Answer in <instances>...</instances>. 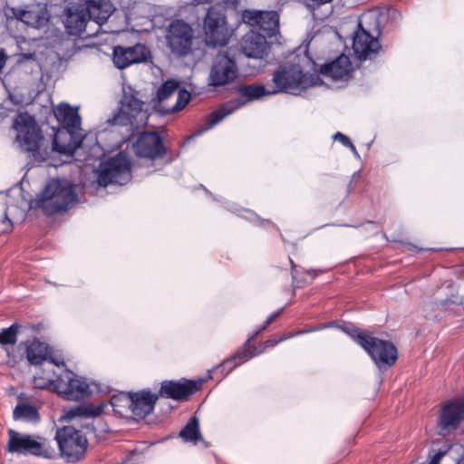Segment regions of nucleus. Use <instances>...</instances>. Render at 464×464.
Masks as SVG:
<instances>
[{
  "label": "nucleus",
  "instance_id": "nucleus-1",
  "mask_svg": "<svg viewBox=\"0 0 464 464\" xmlns=\"http://www.w3.org/2000/svg\"><path fill=\"white\" fill-rule=\"evenodd\" d=\"M13 127L16 132L15 142L35 162L48 160L49 139L43 132L34 118L27 112L19 113L14 120Z\"/></svg>",
  "mask_w": 464,
  "mask_h": 464
},
{
  "label": "nucleus",
  "instance_id": "nucleus-2",
  "mask_svg": "<svg viewBox=\"0 0 464 464\" xmlns=\"http://www.w3.org/2000/svg\"><path fill=\"white\" fill-rule=\"evenodd\" d=\"M77 202L75 186L65 179H51L37 197L38 206L49 216L71 208Z\"/></svg>",
  "mask_w": 464,
  "mask_h": 464
},
{
  "label": "nucleus",
  "instance_id": "nucleus-3",
  "mask_svg": "<svg viewBox=\"0 0 464 464\" xmlns=\"http://www.w3.org/2000/svg\"><path fill=\"white\" fill-rule=\"evenodd\" d=\"M122 92L118 111L110 122L114 125L129 126L131 129L145 126L149 112L145 108V102L140 98L139 92L130 85H123Z\"/></svg>",
  "mask_w": 464,
  "mask_h": 464
},
{
  "label": "nucleus",
  "instance_id": "nucleus-4",
  "mask_svg": "<svg viewBox=\"0 0 464 464\" xmlns=\"http://www.w3.org/2000/svg\"><path fill=\"white\" fill-rule=\"evenodd\" d=\"M237 92L241 98H246V101H231L221 106L218 110L211 112L207 117L204 125L197 130L195 135H200L208 131V130L212 129L215 125L219 123L228 115L232 114L236 110H237L242 105L246 104L247 102L257 100L264 96L276 93V92L274 91H266V89L263 85H246L240 87Z\"/></svg>",
  "mask_w": 464,
  "mask_h": 464
},
{
  "label": "nucleus",
  "instance_id": "nucleus-5",
  "mask_svg": "<svg viewBox=\"0 0 464 464\" xmlns=\"http://www.w3.org/2000/svg\"><path fill=\"white\" fill-rule=\"evenodd\" d=\"M273 82L277 88L276 92L298 95L302 91L319 84V77L304 73L298 64H289L274 73Z\"/></svg>",
  "mask_w": 464,
  "mask_h": 464
},
{
  "label": "nucleus",
  "instance_id": "nucleus-6",
  "mask_svg": "<svg viewBox=\"0 0 464 464\" xmlns=\"http://www.w3.org/2000/svg\"><path fill=\"white\" fill-rule=\"evenodd\" d=\"M130 179V160L127 154L120 152L100 164L98 175L100 186L106 187L110 184L123 186Z\"/></svg>",
  "mask_w": 464,
  "mask_h": 464
},
{
  "label": "nucleus",
  "instance_id": "nucleus-7",
  "mask_svg": "<svg viewBox=\"0 0 464 464\" xmlns=\"http://www.w3.org/2000/svg\"><path fill=\"white\" fill-rule=\"evenodd\" d=\"M179 83L175 80H168L157 92L158 102L155 105L161 114L179 111L190 101V92L185 89L179 90Z\"/></svg>",
  "mask_w": 464,
  "mask_h": 464
},
{
  "label": "nucleus",
  "instance_id": "nucleus-8",
  "mask_svg": "<svg viewBox=\"0 0 464 464\" xmlns=\"http://www.w3.org/2000/svg\"><path fill=\"white\" fill-rule=\"evenodd\" d=\"M56 375L55 392L66 401H81L92 394L89 383L83 377L70 370L54 372Z\"/></svg>",
  "mask_w": 464,
  "mask_h": 464
},
{
  "label": "nucleus",
  "instance_id": "nucleus-9",
  "mask_svg": "<svg viewBox=\"0 0 464 464\" xmlns=\"http://www.w3.org/2000/svg\"><path fill=\"white\" fill-rule=\"evenodd\" d=\"M55 440L61 454L67 461L73 462L81 459L87 450L88 440L83 433L72 426L63 427L57 430Z\"/></svg>",
  "mask_w": 464,
  "mask_h": 464
},
{
  "label": "nucleus",
  "instance_id": "nucleus-10",
  "mask_svg": "<svg viewBox=\"0 0 464 464\" xmlns=\"http://www.w3.org/2000/svg\"><path fill=\"white\" fill-rule=\"evenodd\" d=\"M6 450L13 454L32 455L51 458L52 452L42 438H34L30 434L21 433L14 430H8Z\"/></svg>",
  "mask_w": 464,
  "mask_h": 464
},
{
  "label": "nucleus",
  "instance_id": "nucleus-11",
  "mask_svg": "<svg viewBox=\"0 0 464 464\" xmlns=\"http://www.w3.org/2000/svg\"><path fill=\"white\" fill-rule=\"evenodd\" d=\"M203 29L208 45L224 46L228 43L230 32L222 9L215 6L208 8L204 18Z\"/></svg>",
  "mask_w": 464,
  "mask_h": 464
},
{
  "label": "nucleus",
  "instance_id": "nucleus-12",
  "mask_svg": "<svg viewBox=\"0 0 464 464\" xmlns=\"http://www.w3.org/2000/svg\"><path fill=\"white\" fill-rule=\"evenodd\" d=\"M359 345L362 347L378 367L392 366L395 363L398 353L396 347L388 341L369 335H358Z\"/></svg>",
  "mask_w": 464,
  "mask_h": 464
},
{
  "label": "nucleus",
  "instance_id": "nucleus-13",
  "mask_svg": "<svg viewBox=\"0 0 464 464\" xmlns=\"http://www.w3.org/2000/svg\"><path fill=\"white\" fill-rule=\"evenodd\" d=\"M239 74L236 60L227 53L216 55L210 67L208 85L214 88L225 87L233 83Z\"/></svg>",
  "mask_w": 464,
  "mask_h": 464
},
{
  "label": "nucleus",
  "instance_id": "nucleus-14",
  "mask_svg": "<svg viewBox=\"0 0 464 464\" xmlns=\"http://www.w3.org/2000/svg\"><path fill=\"white\" fill-rule=\"evenodd\" d=\"M166 40L173 53L179 56L187 55L192 46L193 30L183 20H174L168 28Z\"/></svg>",
  "mask_w": 464,
  "mask_h": 464
},
{
  "label": "nucleus",
  "instance_id": "nucleus-15",
  "mask_svg": "<svg viewBox=\"0 0 464 464\" xmlns=\"http://www.w3.org/2000/svg\"><path fill=\"white\" fill-rule=\"evenodd\" d=\"M84 131L58 129L53 140H49L48 160L54 154L72 156L84 139Z\"/></svg>",
  "mask_w": 464,
  "mask_h": 464
},
{
  "label": "nucleus",
  "instance_id": "nucleus-16",
  "mask_svg": "<svg viewBox=\"0 0 464 464\" xmlns=\"http://www.w3.org/2000/svg\"><path fill=\"white\" fill-rule=\"evenodd\" d=\"M464 420V403L461 401L447 402L439 418V434L447 436L455 430Z\"/></svg>",
  "mask_w": 464,
  "mask_h": 464
},
{
  "label": "nucleus",
  "instance_id": "nucleus-17",
  "mask_svg": "<svg viewBox=\"0 0 464 464\" xmlns=\"http://www.w3.org/2000/svg\"><path fill=\"white\" fill-rule=\"evenodd\" d=\"M150 55L148 48L137 44L133 46H115L112 53V61L114 65L119 69H125L131 64L145 62Z\"/></svg>",
  "mask_w": 464,
  "mask_h": 464
},
{
  "label": "nucleus",
  "instance_id": "nucleus-18",
  "mask_svg": "<svg viewBox=\"0 0 464 464\" xmlns=\"http://www.w3.org/2000/svg\"><path fill=\"white\" fill-rule=\"evenodd\" d=\"M91 22L84 5L71 4L63 11V24L71 35H82Z\"/></svg>",
  "mask_w": 464,
  "mask_h": 464
},
{
  "label": "nucleus",
  "instance_id": "nucleus-19",
  "mask_svg": "<svg viewBox=\"0 0 464 464\" xmlns=\"http://www.w3.org/2000/svg\"><path fill=\"white\" fill-rule=\"evenodd\" d=\"M204 382L203 379L196 381H164L161 383L159 395L177 401L187 399L188 396L198 391Z\"/></svg>",
  "mask_w": 464,
  "mask_h": 464
},
{
  "label": "nucleus",
  "instance_id": "nucleus-20",
  "mask_svg": "<svg viewBox=\"0 0 464 464\" xmlns=\"http://www.w3.org/2000/svg\"><path fill=\"white\" fill-rule=\"evenodd\" d=\"M353 49L359 60L371 59L381 49L378 39L366 31L359 23L353 38Z\"/></svg>",
  "mask_w": 464,
  "mask_h": 464
},
{
  "label": "nucleus",
  "instance_id": "nucleus-21",
  "mask_svg": "<svg viewBox=\"0 0 464 464\" xmlns=\"http://www.w3.org/2000/svg\"><path fill=\"white\" fill-rule=\"evenodd\" d=\"M136 155L140 158L156 160L164 154V146L156 132L141 133L133 144Z\"/></svg>",
  "mask_w": 464,
  "mask_h": 464
},
{
  "label": "nucleus",
  "instance_id": "nucleus-22",
  "mask_svg": "<svg viewBox=\"0 0 464 464\" xmlns=\"http://www.w3.org/2000/svg\"><path fill=\"white\" fill-rule=\"evenodd\" d=\"M240 49L248 58L264 59L269 53L270 45L266 36L251 30L241 39Z\"/></svg>",
  "mask_w": 464,
  "mask_h": 464
},
{
  "label": "nucleus",
  "instance_id": "nucleus-23",
  "mask_svg": "<svg viewBox=\"0 0 464 464\" xmlns=\"http://www.w3.org/2000/svg\"><path fill=\"white\" fill-rule=\"evenodd\" d=\"M14 15L21 22L33 27L40 28L48 22V12L45 5L36 4L24 9H12Z\"/></svg>",
  "mask_w": 464,
  "mask_h": 464
},
{
  "label": "nucleus",
  "instance_id": "nucleus-24",
  "mask_svg": "<svg viewBox=\"0 0 464 464\" xmlns=\"http://www.w3.org/2000/svg\"><path fill=\"white\" fill-rule=\"evenodd\" d=\"M159 395L147 391L131 393L130 413L135 417L145 418L154 409Z\"/></svg>",
  "mask_w": 464,
  "mask_h": 464
},
{
  "label": "nucleus",
  "instance_id": "nucleus-25",
  "mask_svg": "<svg viewBox=\"0 0 464 464\" xmlns=\"http://www.w3.org/2000/svg\"><path fill=\"white\" fill-rule=\"evenodd\" d=\"M353 72V64L350 58L341 54L334 61L325 63L321 67V72L334 80L347 81Z\"/></svg>",
  "mask_w": 464,
  "mask_h": 464
},
{
  "label": "nucleus",
  "instance_id": "nucleus-26",
  "mask_svg": "<svg viewBox=\"0 0 464 464\" xmlns=\"http://www.w3.org/2000/svg\"><path fill=\"white\" fill-rule=\"evenodd\" d=\"M53 112L61 124L60 129L83 131L81 128L82 119L77 108H72L68 103L62 102L54 109Z\"/></svg>",
  "mask_w": 464,
  "mask_h": 464
},
{
  "label": "nucleus",
  "instance_id": "nucleus-27",
  "mask_svg": "<svg viewBox=\"0 0 464 464\" xmlns=\"http://www.w3.org/2000/svg\"><path fill=\"white\" fill-rule=\"evenodd\" d=\"M84 6L90 20L98 26L103 24L114 10L110 0H89Z\"/></svg>",
  "mask_w": 464,
  "mask_h": 464
},
{
  "label": "nucleus",
  "instance_id": "nucleus-28",
  "mask_svg": "<svg viewBox=\"0 0 464 464\" xmlns=\"http://www.w3.org/2000/svg\"><path fill=\"white\" fill-rule=\"evenodd\" d=\"M255 337V335L250 336L246 340L245 344L232 357L224 361L221 366L224 368H227V373L230 372L234 368H236L239 364L263 353V351H258L256 347H251L249 345V343Z\"/></svg>",
  "mask_w": 464,
  "mask_h": 464
},
{
  "label": "nucleus",
  "instance_id": "nucleus-29",
  "mask_svg": "<svg viewBox=\"0 0 464 464\" xmlns=\"http://www.w3.org/2000/svg\"><path fill=\"white\" fill-rule=\"evenodd\" d=\"M107 404L101 402L99 404H81L70 407L64 410V417L72 420L76 417H98L105 413Z\"/></svg>",
  "mask_w": 464,
  "mask_h": 464
},
{
  "label": "nucleus",
  "instance_id": "nucleus-30",
  "mask_svg": "<svg viewBox=\"0 0 464 464\" xmlns=\"http://www.w3.org/2000/svg\"><path fill=\"white\" fill-rule=\"evenodd\" d=\"M48 346L38 340H33L26 343V357L31 364H42L47 360Z\"/></svg>",
  "mask_w": 464,
  "mask_h": 464
},
{
  "label": "nucleus",
  "instance_id": "nucleus-31",
  "mask_svg": "<svg viewBox=\"0 0 464 464\" xmlns=\"http://www.w3.org/2000/svg\"><path fill=\"white\" fill-rule=\"evenodd\" d=\"M103 402L105 403V401ZM131 403V393L120 392L111 396L109 402H106L105 410L111 406L115 413L125 417L130 413Z\"/></svg>",
  "mask_w": 464,
  "mask_h": 464
},
{
  "label": "nucleus",
  "instance_id": "nucleus-32",
  "mask_svg": "<svg viewBox=\"0 0 464 464\" xmlns=\"http://www.w3.org/2000/svg\"><path fill=\"white\" fill-rule=\"evenodd\" d=\"M13 417L15 420H24L35 423L40 420V414L37 408L30 403L20 402L13 411Z\"/></svg>",
  "mask_w": 464,
  "mask_h": 464
},
{
  "label": "nucleus",
  "instance_id": "nucleus-33",
  "mask_svg": "<svg viewBox=\"0 0 464 464\" xmlns=\"http://www.w3.org/2000/svg\"><path fill=\"white\" fill-rule=\"evenodd\" d=\"M279 26V15L276 11H263L257 27L272 35Z\"/></svg>",
  "mask_w": 464,
  "mask_h": 464
},
{
  "label": "nucleus",
  "instance_id": "nucleus-34",
  "mask_svg": "<svg viewBox=\"0 0 464 464\" xmlns=\"http://www.w3.org/2000/svg\"><path fill=\"white\" fill-rule=\"evenodd\" d=\"M179 437L185 441H198L201 439L199 422L196 417L189 419L186 426L180 430Z\"/></svg>",
  "mask_w": 464,
  "mask_h": 464
},
{
  "label": "nucleus",
  "instance_id": "nucleus-35",
  "mask_svg": "<svg viewBox=\"0 0 464 464\" xmlns=\"http://www.w3.org/2000/svg\"><path fill=\"white\" fill-rule=\"evenodd\" d=\"M33 383L37 389H47L55 392L56 375H50V371L44 370L43 375L34 377Z\"/></svg>",
  "mask_w": 464,
  "mask_h": 464
},
{
  "label": "nucleus",
  "instance_id": "nucleus-36",
  "mask_svg": "<svg viewBox=\"0 0 464 464\" xmlns=\"http://www.w3.org/2000/svg\"><path fill=\"white\" fill-rule=\"evenodd\" d=\"M18 328L19 326L16 324H14L10 327L3 329L0 333V344H14L17 340Z\"/></svg>",
  "mask_w": 464,
  "mask_h": 464
},
{
  "label": "nucleus",
  "instance_id": "nucleus-37",
  "mask_svg": "<svg viewBox=\"0 0 464 464\" xmlns=\"http://www.w3.org/2000/svg\"><path fill=\"white\" fill-rule=\"evenodd\" d=\"M262 12L258 10H246L242 14V20L250 26L257 27L259 20L262 19Z\"/></svg>",
  "mask_w": 464,
  "mask_h": 464
},
{
  "label": "nucleus",
  "instance_id": "nucleus-38",
  "mask_svg": "<svg viewBox=\"0 0 464 464\" xmlns=\"http://www.w3.org/2000/svg\"><path fill=\"white\" fill-rule=\"evenodd\" d=\"M341 329L346 333L356 343L359 344V337L358 335H369L365 332L355 328L353 325H346L343 327H341Z\"/></svg>",
  "mask_w": 464,
  "mask_h": 464
},
{
  "label": "nucleus",
  "instance_id": "nucleus-39",
  "mask_svg": "<svg viewBox=\"0 0 464 464\" xmlns=\"http://www.w3.org/2000/svg\"><path fill=\"white\" fill-rule=\"evenodd\" d=\"M45 362H48L50 364H53L56 366L57 370L53 371V373L54 372H61L63 370H68L65 365L63 358L61 357H54L48 353L47 360Z\"/></svg>",
  "mask_w": 464,
  "mask_h": 464
},
{
  "label": "nucleus",
  "instance_id": "nucleus-40",
  "mask_svg": "<svg viewBox=\"0 0 464 464\" xmlns=\"http://www.w3.org/2000/svg\"><path fill=\"white\" fill-rule=\"evenodd\" d=\"M332 1L333 0H304V4L309 9H315Z\"/></svg>",
  "mask_w": 464,
  "mask_h": 464
},
{
  "label": "nucleus",
  "instance_id": "nucleus-41",
  "mask_svg": "<svg viewBox=\"0 0 464 464\" xmlns=\"http://www.w3.org/2000/svg\"><path fill=\"white\" fill-rule=\"evenodd\" d=\"M333 139L334 140L341 142L343 146H345L347 148H349L350 145L352 144V141L349 139V137H347L346 135H344L342 132H336L335 134H334Z\"/></svg>",
  "mask_w": 464,
  "mask_h": 464
},
{
  "label": "nucleus",
  "instance_id": "nucleus-42",
  "mask_svg": "<svg viewBox=\"0 0 464 464\" xmlns=\"http://www.w3.org/2000/svg\"><path fill=\"white\" fill-rule=\"evenodd\" d=\"M280 314V311H277L276 313H273L270 314L267 319L266 320L265 324L260 327L258 331H256L253 335L257 336L259 333L264 331Z\"/></svg>",
  "mask_w": 464,
  "mask_h": 464
},
{
  "label": "nucleus",
  "instance_id": "nucleus-43",
  "mask_svg": "<svg viewBox=\"0 0 464 464\" xmlns=\"http://www.w3.org/2000/svg\"><path fill=\"white\" fill-rule=\"evenodd\" d=\"M329 326H331V324H320V325L315 326V327H310V328H305V329L297 331V334H304L313 333V332L323 330V329L327 328Z\"/></svg>",
  "mask_w": 464,
  "mask_h": 464
},
{
  "label": "nucleus",
  "instance_id": "nucleus-44",
  "mask_svg": "<svg viewBox=\"0 0 464 464\" xmlns=\"http://www.w3.org/2000/svg\"><path fill=\"white\" fill-rule=\"evenodd\" d=\"M446 454V451H438L431 459L429 464H439L440 459Z\"/></svg>",
  "mask_w": 464,
  "mask_h": 464
},
{
  "label": "nucleus",
  "instance_id": "nucleus-45",
  "mask_svg": "<svg viewBox=\"0 0 464 464\" xmlns=\"http://www.w3.org/2000/svg\"><path fill=\"white\" fill-rule=\"evenodd\" d=\"M279 343V341L278 340H267L266 342H265L262 346L263 348L260 350V351H265L266 347H273L276 344Z\"/></svg>",
  "mask_w": 464,
  "mask_h": 464
},
{
  "label": "nucleus",
  "instance_id": "nucleus-46",
  "mask_svg": "<svg viewBox=\"0 0 464 464\" xmlns=\"http://www.w3.org/2000/svg\"><path fill=\"white\" fill-rule=\"evenodd\" d=\"M449 303L459 304V300H458V298H454V299H446L443 301H440V304L442 306L447 305ZM459 304H462V301H460Z\"/></svg>",
  "mask_w": 464,
  "mask_h": 464
},
{
  "label": "nucleus",
  "instance_id": "nucleus-47",
  "mask_svg": "<svg viewBox=\"0 0 464 464\" xmlns=\"http://www.w3.org/2000/svg\"><path fill=\"white\" fill-rule=\"evenodd\" d=\"M12 207L8 206L6 210H5V220H7L8 223H9V227H12L11 225V220L9 219V216L12 215Z\"/></svg>",
  "mask_w": 464,
  "mask_h": 464
},
{
  "label": "nucleus",
  "instance_id": "nucleus-48",
  "mask_svg": "<svg viewBox=\"0 0 464 464\" xmlns=\"http://www.w3.org/2000/svg\"><path fill=\"white\" fill-rule=\"evenodd\" d=\"M349 149L351 150V151L353 153V155L357 158V159H360V155L355 148V146L352 143L349 147Z\"/></svg>",
  "mask_w": 464,
  "mask_h": 464
},
{
  "label": "nucleus",
  "instance_id": "nucleus-49",
  "mask_svg": "<svg viewBox=\"0 0 464 464\" xmlns=\"http://www.w3.org/2000/svg\"><path fill=\"white\" fill-rule=\"evenodd\" d=\"M244 211H245L246 214H248V215H249V217H246V218H249L251 221L255 222V221L257 219V218H256V216L255 214L250 213V212H249V211H247V210H244Z\"/></svg>",
  "mask_w": 464,
  "mask_h": 464
},
{
  "label": "nucleus",
  "instance_id": "nucleus-50",
  "mask_svg": "<svg viewBox=\"0 0 464 464\" xmlns=\"http://www.w3.org/2000/svg\"><path fill=\"white\" fill-rule=\"evenodd\" d=\"M213 0H193V2L196 4V5H202V4H206V3H210L212 2Z\"/></svg>",
  "mask_w": 464,
  "mask_h": 464
},
{
  "label": "nucleus",
  "instance_id": "nucleus-51",
  "mask_svg": "<svg viewBox=\"0 0 464 464\" xmlns=\"http://www.w3.org/2000/svg\"><path fill=\"white\" fill-rule=\"evenodd\" d=\"M288 339H289V336H288V334H285L282 335V336L278 339V341H279V343H281V342H284V341L288 340Z\"/></svg>",
  "mask_w": 464,
  "mask_h": 464
},
{
  "label": "nucleus",
  "instance_id": "nucleus-52",
  "mask_svg": "<svg viewBox=\"0 0 464 464\" xmlns=\"http://www.w3.org/2000/svg\"><path fill=\"white\" fill-rule=\"evenodd\" d=\"M288 336H289V339L292 338V337H295V336H297V335H300L299 334H297V332H294V333H289L287 334Z\"/></svg>",
  "mask_w": 464,
  "mask_h": 464
},
{
  "label": "nucleus",
  "instance_id": "nucleus-53",
  "mask_svg": "<svg viewBox=\"0 0 464 464\" xmlns=\"http://www.w3.org/2000/svg\"><path fill=\"white\" fill-rule=\"evenodd\" d=\"M25 59H32L34 57V54L33 53H29V54H24L23 55Z\"/></svg>",
  "mask_w": 464,
  "mask_h": 464
},
{
  "label": "nucleus",
  "instance_id": "nucleus-54",
  "mask_svg": "<svg viewBox=\"0 0 464 464\" xmlns=\"http://www.w3.org/2000/svg\"><path fill=\"white\" fill-rule=\"evenodd\" d=\"M229 210L233 211V212H237L238 211L237 208H236V206H234V205L231 208H229Z\"/></svg>",
  "mask_w": 464,
  "mask_h": 464
},
{
  "label": "nucleus",
  "instance_id": "nucleus-55",
  "mask_svg": "<svg viewBox=\"0 0 464 464\" xmlns=\"http://www.w3.org/2000/svg\"><path fill=\"white\" fill-rule=\"evenodd\" d=\"M94 34H95V33H86L84 36L88 37V36H92Z\"/></svg>",
  "mask_w": 464,
  "mask_h": 464
},
{
  "label": "nucleus",
  "instance_id": "nucleus-56",
  "mask_svg": "<svg viewBox=\"0 0 464 464\" xmlns=\"http://www.w3.org/2000/svg\"><path fill=\"white\" fill-rule=\"evenodd\" d=\"M458 464H464V461L462 460L461 462H458Z\"/></svg>",
  "mask_w": 464,
  "mask_h": 464
}]
</instances>
